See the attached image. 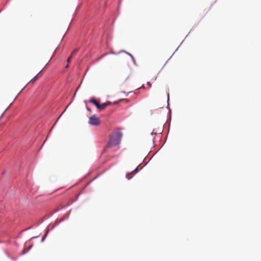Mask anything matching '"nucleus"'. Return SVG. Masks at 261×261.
Segmentation results:
<instances>
[{"label": "nucleus", "mask_w": 261, "mask_h": 261, "mask_svg": "<svg viewBox=\"0 0 261 261\" xmlns=\"http://www.w3.org/2000/svg\"><path fill=\"white\" fill-rule=\"evenodd\" d=\"M122 133L119 130L112 133L109 136V140L107 147L115 146L119 144L122 138Z\"/></svg>", "instance_id": "nucleus-1"}, {"label": "nucleus", "mask_w": 261, "mask_h": 261, "mask_svg": "<svg viewBox=\"0 0 261 261\" xmlns=\"http://www.w3.org/2000/svg\"><path fill=\"white\" fill-rule=\"evenodd\" d=\"M89 123L92 125H98L100 123V120L95 115H93L89 118Z\"/></svg>", "instance_id": "nucleus-2"}, {"label": "nucleus", "mask_w": 261, "mask_h": 261, "mask_svg": "<svg viewBox=\"0 0 261 261\" xmlns=\"http://www.w3.org/2000/svg\"><path fill=\"white\" fill-rule=\"evenodd\" d=\"M111 103L110 101H107L106 102L103 103L102 104H99L98 109L100 110H104L107 106L110 105Z\"/></svg>", "instance_id": "nucleus-3"}, {"label": "nucleus", "mask_w": 261, "mask_h": 261, "mask_svg": "<svg viewBox=\"0 0 261 261\" xmlns=\"http://www.w3.org/2000/svg\"><path fill=\"white\" fill-rule=\"evenodd\" d=\"M138 172V168H136L133 172H132L131 173H127L126 174V177L128 179H131L133 176H134V175L137 172Z\"/></svg>", "instance_id": "nucleus-4"}, {"label": "nucleus", "mask_w": 261, "mask_h": 261, "mask_svg": "<svg viewBox=\"0 0 261 261\" xmlns=\"http://www.w3.org/2000/svg\"><path fill=\"white\" fill-rule=\"evenodd\" d=\"M89 101H90V102L92 103L93 104L95 105V106L98 109V106H99L100 103L96 100H95L94 98H92V99H91Z\"/></svg>", "instance_id": "nucleus-5"}, {"label": "nucleus", "mask_w": 261, "mask_h": 261, "mask_svg": "<svg viewBox=\"0 0 261 261\" xmlns=\"http://www.w3.org/2000/svg\"><path fill=\"white\" fill-rule=\"evenodd\" d=\"M41 72H42V70L41 71H40L39 73L38 74H37L34 78H33L31 80V81H30V82H31L32 83H34L37 80V79L39 77V74L41 73Z\"/></svg>", "instance_id": "nucleus-6"}, {"label": "nucleus", "mask_w": 261, "mask_h": 261, "mask_svg": "<svg viewBox=\"0 0 261 261\" xmlns=\"http://www.w3.org/2000/svg\"><path fill=\"white\" fill-rule=\"evenodd\" d=\"M77 51H78V49H74V50L71 53V55H70V56H71L72 57H73L75 55V54L77 52Z\"/></svg>", "instance_id": "nucleus-7"}, {"label": "nucleus", "mask_w": 261, "mask_h": 261, "mask_svg": "<svg viewBox=\"0 0 261 261\" xmlns=\"http://www.w3.org/2000/svg\"><path fill=\"white\" fill-rule=\"evenodd\" d=\"M72 57L71 56H70L69 57V58L67 59V62H68V63H69L71 60V59H72Z\"/></svg>", "instance_id": "nucleus-8"}, {"label": "nucleus", "mask_w": 261, "mask_h": 261, "mask_svg": "<svg viewBox=\"0 0 261 261\" xmlns=\"http://www.w3.org/2000/svg\"><path fill=\"white\" fill-rule=\"evenodd\" d=\"M45 237V236H44L42 238V241L44 240Z\"/></svg>", "instance_id": "nucleus-9"}, {"label": "nucleus", "mask_w": 261, "mask_h": 261, "mask_svg": "<svg viewBox=\"0 0 261 261\" xmlns=\"http://www.w3.org/2000/svg\"><path fill=\"white\" fill-rule=\"evenodd\" d=\"M25 252H26V251L24 250H23L22 251V253L24 254Z\"/></svg>", "instance_id": "nucleus-10"}, {"label": "nucleus", "mask_w": 261, "mask_h": 261, "mask_svg": "<svg viewBox=\"0 0 261 261\" xmlns=\"http://www.w3.org/2000/svg\"><path fill=\"white\" fill-rule=\"evenodd\" d=\"M68 67H69V65H68V64H67V65L66 66L65 68H68Z\"/></svg>", "instance_id": "nucleus-11"}, {"label": "nucleus", "mask_w": 261, "mask_h": 261, "mask_svg": "<svg viewBox=\"0 0 261 261\" xmlns=\"http://www.w3.org/2000/svg\"><path fill=\"white\" fill-rule=\"evenodd\" d=\"M129 55L131 56V57L133 59V56H132L130 54H129Z\"/></svg>", "instance_id": "nucleus-12"}, {"label": "nucleus", "mask_w": 261, "mask_h": 261, "mask_svg": "<svg viewBox=\"0 0 261 261\" xmlns=\"http://www.w3.org/2000/svg\"><path fill=\"white\" fill-rule=\"evenodd\" d=\"M31 246H30V247H29V249L31 248Z\"/></svg>", "instance_id": "nucleus-13"}]
</instances>
